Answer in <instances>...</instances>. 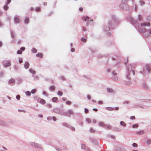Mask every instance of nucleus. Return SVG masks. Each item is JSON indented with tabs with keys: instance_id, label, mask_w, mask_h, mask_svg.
Returning <instances> with one entry per match:
<instances>
[{
	"instance_id": "1",
	"label": "nucleus",
	"mask_w": 151,
	"mask_h": 151,
	"mask_svg": "<svg viewBox=\"0 0 151 151\" xmlns=\"http://www.w3.org/2000/svg\"><path fill=\"white\" fill-rule=\"evenodd\" d=\"M127 19L129 20L132 24H133L136 28H137L139 31L140 32H143V36L146 37L151 34V29H150L147 31L145 30V28H143V26L149 27L150 25V22H144L143 23L138 25L137 26L136 25V20L134 19L130 15H129L126 17Z\"/></svg>"
},
{
	"instance_id": "2",
	"label": "nucleus",
	"mask_w": 151,
	"mask_h": 151,
	"mask_svg": "<svg viewBox=\"0 0 151 151\" xmlns=\"http://www.w3.org/2000/svg\"><path fill=\"white\" fill-rule=\"evenodd\" d=\"M118 22V20L115 16L114 15H112L111 19L109 20L107 22L102 25V29L105 32H108L110 30L109 26H110L111 28L113 29L114 26L116 25V23H117Z\"/></svg>"
},
{
	"instance_id": "3",
	"label": "nucleus",
	"mask_w": 151,
	"mask_h": 151,
	"mask_svg": "<svg viewBox=\"0 0 151 151\" xmlns=\"http://www.w3.org/2000/svg\"><path fill=\"white\" fill-rule=\"evenodd\" d=\"M126 69L127 74L126 77L127 79H129L130 78V77L129 76L130 73L132 71L133 75H134L135 74L134 71V70H132V66L130 65H129L126 66Z\"/></svg>"
},
{
	"instance_id": "4",
	"label": "nucleus",
	"mask_w": 151,
	"mask_h": 151,
	"mask_svg": "<svg viewBox=\"0 0 151 151\" xmlns=\"http://www.w3.org/2000/svg\"><path fill=\"white\" fill-rule=\"evenodd\" d=\"M29 143L32 146L35 148L40 149H42V146L41 145L35 142H30Z\"/></svg>"
},
{
	"instance_id": "5",
	"label": "nucleus",
	"mask_w": 151,
	"mask_h": 151,
	"mask_svg": "<svg viewBox=\"0 0 151 151\" xmlns=\"http://www.w3.org/2000/svg\"><path fill=\"white\" fill-rule=\"evenodd\" d=\"M119 7L122 10H127L129 8L127 4L121 1V4L119 5Z\"/></svg>"
},
{
	"instance_id": "6",
	"label": "nucleus",
	"mask_w": 151,
	"mask_h": 151,
	"mask_svg": "<svg viewBox=\"0 0 151 151\" xmlns=\"http://www.w3.org/2000/svg\"><path fill=\"white\" fill-rule=\"evenodd\" d=\"M90 17L88 16H84L83 17L82 19L86 22V26H88L90 21H92V19L89 20Z\"/></svg>"
},
{
	"instance_id": "7",
	"label": "nucleus",
	"mask_w": 151,
	"mask_h": 151,
	"mask_svg": "<svg viewBox=\"0 0 151 151\" xmlns=\"http://www.w3.org/2000/svg\"><path fill=\"white\" fill-rule=\"evenodd\" d=\"M14 23L15 24H17L20 23V19L19 18V16H16L14 17Z\"/></svg>"
},
{
	"instance_id": "8",
	"label": "nucleus",
	"mask_w": 151,
	"mask_h": 151,
	"mask_svg": "<svg viewBox=\"0 0 151 151\" xmlns=\"http://www.w3.org/2000/svg\"><path fill=\"white\" fill-rule=\"evenodd\" d=\"M112 74L113 76L112 77V79L113 80L116 81L118 80V78L116 76L117 73L114 71H113L112 72Z\"/></svg>"
},
{
	"instance_id": "9",
	"label": "nucleus",
	"mask_w": 151,
	"mask_h": 151,
	"mask_svg": "<svg viewBox=\"0 0 151 151\" xmlns=\"http://www.w3.org/2000/svg\"><path fill=\"white\" fill-rule=\"evenodd\" d=\"M73 113H74L72 109H69L67 111H66V116H70L71 115L73 114Z\"/></svg>"
},
{
	"instance_id": "10",
	"label": "nucleus",
	"mask_w": 151,
	"mask_h": 151,
	"mask_svg": "<svg viewBox=\"0 0 151 151\" xmlns=\"http://www.w3.org/2000/svg\"><path fill=\"white\" fill-rule=\"evenodd\" d=\"M0 125L2 126H8V124L5 121L0 119Z\"/></svg>"
},
{
	"instance_id": "11",
	"label": "nucleus",
	"mask_w": 151,
	"mask_h": 151,
	"mask_svg": "<svg viewBox=\"0 0 151 151\" xmlns=\"http://www.w3.org/2000/svg\"><path fill=\"white\" fill-rule=\"evenodd\" d=\"M135 132L138 135H142L144 134L145 132L143 130H141L139 131H136Z\"/></svg>"
},
{
	"instance_id": "12",
	"label": "nucleus",
	"mask_w": 151,
	"mask_h": 151,
	"mask_svg": "<svg viewBox=\"0 0 151 151\" xmlns=\"http://www.w3.org/2000/svg\"><path fill=\"white\" fill-rule=\"evenodd\" d=\"M29 66V64L27 62H25L24 64V67L25 69H28Z\"/></svg>"
},
{
	"instance_id": "13",
	"label": "nucleus",
	"mask_w": 151,
	"mask_h": 151,
	"mask_svg": "<svg viewBox=\"0 0 151 151\" xmlns=\"http://www.w3.org/2000/svg\"><path fill=\"white\" fill-rule=\"evenodd\" d=\"M11 65L10 62H7L3 64V66L5 68H7L10 66Z\"/></svg>"
},
{
	"instance_id": "14",
	"label": "nucleus",
	"mask_w": 151,
	"mask_h": 151,
	"mask_svg": "<svg viewBox=\"0 0 151 151\" xmlns=\"http://www.w3.org/2000/svg\"><path fill=\"white\" fill-rule=\"evenodd\" d=\"M145 68L147 70V71L148 73L150 72V66L148 64H146L145 65Z\"/></svg>"
},
{
	"instance_id": "15",
	"label": "nucleus",
	"mask_w": 151,
	"mask_h": 151,
	"mask_svg": "<svg viewBox=\"0 0 151 151\" xmlns=\"http://www.w3.org/2000/svg\"><path fill=\"white\" fill-rule=\"evenodd\" d=\"M24 21V24H29V19L27 17H25Z\"/></svg>"
},
{
	"instance_id": "16",
	"label": "nucleus",
	"mask_w": 151,
	"mask_h": 151,
	"mask_svg": "<svg viewBox=\"0 0 151 151\" xmlns=\"http://www.w3.org/2000/svg\"><path fill=\"white\" fill-rule=\"evenodd\" d=\"M59 114L61 115L66 116V111H65L62 110L60 109Z\"/></svg>"
},
{
	"instance_id": "17",
	"label": "nucleus",
	"mask_w": 151,
	"mask_h": 151,
	"mask_svg": "<svg viewBox=\"0 0 151 151\" xmlns=\"http://www.w3.org/2000/svg\"><path fill=\"white\" fill-rule=\"evenodd\" d=\"M29 72L35 75L36 73V71L35 70H33L32 68H30L29 70Z\"/></svg>"
},
{
	"instance_id": "18",
	"label": "nucleus",
	"mask_w": 151,
	"mask_h": 151,
	"mask_svg": "<svg viewBox=\"0 0 151 151\" xmlns=\"http://www.w3.org/2000/svg\"><path fill=\"white\" fill-rule=\"evenodd\" d=\"M98 124L100 126L103 127L104 128H106V124H104V123L103 122H99Z\"/></svg>"
},
{
	"instance_id": "19",
	"label": "nucleus",
	"mask_w": 151,
	"mask_h": 151,
	"mask_svg": "<svg viewBox=\"0 0 151 151\" xmlns=\"http://www.w3.org/2000/svg\"><path fill=\"white\" fill-rule=\"evenodd\" d=\"M32 77L33 78V79L35 81H38L39 79V77L37 76H32Z\"/></svg>"
},
{
	"instance_id": "20",
	"label": "nucleus",
	"mask_w": 151,
	"mask_h": 151,
	"mask_svg": "<svg viewBox=\"0 0 151 151\" xmlns=\"http://www.w3.org/2000/svg\"><path fill=\"white\" fill-rule=\"evenodd\" d=\"M60 109L58 108H54L53 109L54 112L55 113L59 114Z\"/></svg>"
},
{
	"instance_id": "21",
	"label": "nucleus",
	"mask_w": 151,
	"mask_h": 151,
	"mask_svg": "<svg viewBox=\"0 0 151 151\" xmlns=\"http://www.w3.org/2000/svg\"><path fill=\"white\" fill-rule=\"evenodd\" d=\"M36 56L37 57H38L40 58H42L43 57L42 54L41 53H38L36 54Z\"/></svg>"
},
{
	"instance_id": "22",
	"label": "nucleus",
	"mask_w": 151,
	"mask_h": 151,
	"mask_svg": "<svg viewBox=\"0 0 151 151\" xmlns=\"http://www.w3.org/2000/svg\"><path fill=\"white\" fill-rule=\"evenodd\" d=\"M106 109L109 111H112L114 110V108L110 107H107L105 108Z\"/></svg>"
},
{
	"instance_id": "23",
	"label": "nucleus",
	"mask_w": 151,
	"mask_h": 151,
	"mask_svg": "<svg viewBox=\"0 0 151 151\" xmlns=\"http://www.w3.org/2000/svg\"><path fill=\"white\" fill-rule=\"evenodd\" d=\"M15 81V80L13 78H11L9 81V83L10 84H12L14 83Z\"/></svg>"
},
{
	"instance_id": "24",
	"label": "nucleus",
	"mask_w": 151,
	"mask_h": 151,
	"mask_svg": "<svg viewBox=\"0 0 151 151\" xmlns=\"http://www.w3.org/2000/svg\"><path fill=\"white\" fill-rule=\"evenodd\" d=\"M33 99L35 100L38 101V100L40 99V98L38 96H33Z\"/></svg>"
},
{
	"instance_id": "25",
	"label": "nucleus",
	"mask_w": 151,
	"mask_h": 151,
	"mask_svg": "<svg viewBox=\"0 0 151 151\" xmlns=\"http://www.w3.org/2000/svg\"><path fill=\"white\" fill-rule=\"evenodd\" d=\"M62 125L63 126H65V127H68V128L69 126V124H68L67 123H66V122H63L62 123Z\"/></svg>"
},
{
	"instance_id": "26",
	"label": "nucleus",
	"mask_w": 151,
	"mask_h": 151,
	"mask_svg": "<svg viewBox=\"0 0 151 151\" xmlns=\"http://www.w3.org/2000/svg\"><path fill=\"white\" fill-rule=\"evenodd\" d=\"M40 104H45L46 101L45 100L43 99H40Z\"/></svg>"
},
{
	"instance_id": "27",
	"label": "nucleus",
	"mask_w": 151,
	"mask_h": 151,
	"mask_svg": "<svg viewBox=\"0 0 151 151\" xmlns=\"http://www.w3.org/2000/svg\"><path fill=\"white\" fill-rule=\"evenodd\" d=\"M120 124L122 126L125 127L126 125V124L123 121H121L120 122Z\"/></svg>"
},
{
	"instance_id": "28",
	"label": "nucleus",
	"mask_w": 151,
	"mask_h": 151,
	"mask_svg": "<svg viewBox=\"0 0 151 151\" xmlns=\"http://www.w3.org/2000/svg\"><path fill=\"white\" fill-rule=\"evenodd\" d=\"M58 99L56 97H54L52 99V101L53 102H55L57 101L58 100Z\"/></svg>"
},
{
	"instance_id": "29",
	"label": "nucleus",
	"mask_w": 151,
	"mask_h": 151,
	"mask_svg": "<svg viewBox=\"0 0 151 151\" xmlns=\"http://www.w3.org/2000/svg\"><path fill=\"white\" fill-rule=\"evenodd\" d=\"M107 90L108 92L110 93H112L114 91L112 89L110 88H107Z\"/></svg>"
},
{
	"instance_id": "30",
	"label": "nucleus",
	"mask_w": 151,
	"mask_h": 151,
	"mask_svg": "<svg viewBox=\"0 0 151 151\" xmlns=\"http://www.w3.org/2000/svg\"><path fill=\"white\" fill-rule=\"evenodd\" d=\"M2 148L0 150V151H6L8 150L7 148L4 146H2Z\"/></svg>"
},
{
	"instance_id": "31",
	"label": "nucleus",
	"mask_w": 151,
	"mask_h": 151,
	"mask_svg": "<svg viewBox=\"0 0 151 151\" xmlns=\"http://www.w3.org/2000/svg\"><path fill=\"white\" fill-rule=\"evenodd\" d=\"M55 89V87L54 86H50L49 87V89L50 91H54Z\"/></svg>"
},
{
	"instance_id": "32",
	"label": "nucleus",
	"mask_w": 151,
	"mask_h": 151,
	"mask_svg": "<svg viewBox=\"0 0 151 151\" xmlns=\"http://www.w3.org/2000/svg\"><path fill=\"white\" fill-rule=\"evenodd\" d=\"M31 52L32 53H35L37 52V50L35 48H34L32 49Z\"/></svg>"
},
{
	"instance_id": "33",
	"label": "nucleus",
	"mask_w": 151,
	"mask_h": 151,
	"mask_svg": "<svg viewBox=\"0 0 151 151\" xmlns=\"http://www.w3.org/2000/svg\"><path fill=\"white\" fill-rule=\"evenodd\" d=\"M4 10L7 11L9 9V6L6 4L4 6Z\"/></svg>"
},
{
	"instance_id": "34",
	"label": "nucleus",
	"mask_w": 151,
	"mask_h": 151,
	"mask_svg": "<svg viewBox=\"0 0 151 151\" xmlns=\"http://www.w3.org/2000/svg\"><path fill=\"white\" fill-rule=\"evenodd\" d=\"M4 72L3 71H1L0 72V78H2L4 76Z\"/></svg>"
},
{
	"instance_id": "35",
	"label": "nucleus",
	"mask_w": 151,
	"mask_h": 151,
	"mask_svg": "<svg viewBox=\"0 0 151 151\" xmlns=\"http://www.w3.org/2000/svg\"><path fill=\"white\" fill-rule=\"evenodd\" d=\"M57 95L59 96H61L63 95V92L60 91H58L57 92Z\"/></svg>"
},
{
	"instance_id": "36",
	"label": "nucleus",
	"mask_w": 151,
	"mask_h": 151,
	"mask_svg": "<svg viewBox=\"0 0 151 151\" xmlns=\"http://www.w3.org/2000/svg\"><path fill=\"white\" fill-rule=\"evenodd\" d=\"M143 86L145 89L147 90H148L149 89L148 86L146 83L144 84Z\"/></svg>"
},
{
	"instance_id": "37",
	"label": "nucleus",
	"mask_w": 151,
	"mask_h": 151,
	"mask_svg": "<svg viewBox=\"0 0 151 151\" xmlns=\"http://www.w3.org/2000/svg\"><path fill=\"white\" fill-rule=\"evenodd\" d=\"M36 91L37 90L36 89H33L31 90V93H32V94H34L35 93Z\"/></svg>"
},
{
	"instance_id": "38",
	"label": "nucleus",
	"mask_w": 151,
	"mask_h": 151,
	"mask_svg": "<svg viewBox=\"0 0 151 151\" xmlns=\"http://www.w3.org/2000/svg\"><path fill=\"white\" fill-rule=\"evenodd\" d=\"M105 128H106L108 129H110L111 128V126L109 124L106 125V127Z\"/></svg>"
},
{
	"instance_id": "39",
	"label": "nucleus",
	"mask_w": 151,
	"mask_h": 151,
	"mask_svg": "<svg viewBox=\"0 0 151 151\" xmlns=\"http://www.w3.org/2000/svg\"><path fill=\"white\" fill-rule=\"evenodd\" d=\"M42 94L46 97L48 96V93L45 91H43V92H42Z\"/></svg>"
},
{
	"instance_id": "40",
	"label": "nucleus",
	"mask_w": 151,
	"mask_h": 151,
	"mask_svg": "<svg viewBox=\"0 0 151 151\" xmlns=\"http://www.w3.org/2000/svg\"><path fill=\"white\" fill-rule=\"evenodd\" d=\"M142 15L141 14H138V19L139 20H141L142 19Z\"/></svg>"
},
{
	"instance_id": "41",
	"label": "nucleus",
	"mask_w": 151,
	"mask_h": 151,
	"mask_svg": "<svg viewBox=\"0 0 151 151\" xmlns=\"http://www.w3.org/2000/svg\"><path fill=\"white\" fill-rule=\"evenodd\" d=\"M26 95L27 96H30L31 95V92L29 91H27L25 92Z\"/></svg>"
},
{
	"instance_id": "42",
	"label": "nucleus",
	"mask_w": 151,
	"mask_h": 151,
	"mask_svg": "<svg viewBox=\"0 0 151 151\" xmlns=\"http://www.w3.org/2000/svg\"><path fill=\"white\" fill-rule=\"evenodd\" d=\"M81 40L82 42H86V39L84 38V37H82L81 38Z\"/></svg>"
},
{
	"instance_id": "43",
	"label": "nucleus",
	"mask_w": 151,
	"mask_h": 151,
	"mask_svg": "<svg viewBox=\"0 0 151 151\" xmlns=\"http://www.w3.org/2000/svg\"><path fill=\"white\" fill-rule=\"evenodd\" d=\"M86 148V146L84 144H82L81 145V148L82 149H85Z\"/></svg>"
},
{
	"instance_id": "44",
	"label": "nucleus",
	"mask_w": 151,
	"mask_h": 151,
	"mask_svg": "<svg viewBox=\"0 0 151 151\" xmlns=\"http://www.w3.org/2000/svg\"><path fill=\"white\" fill-rule=\"evenodd\" d=\"M146 143L148 145H150L151 143V140L149 139H147L146 141Z\"/></svg>"
},
{
	"instance_id": "45",
	"label": "nucleus",
	"mask_w": 151,
	"mask_h": 151,
	"mask_svg": "<svg viewBox=\"0 0 151 151\" xmlns=\"http://www.w3.org/2000/svg\"><path fill=\"white\" fill-rule=\"evenodd\" d=\"M86 121L89 123H91V119L89 118H86Z\"/></svg>"
},
{
	"instance_id": "46",
	"label": "nucleus",
	"mask_w": 151,
	"mask_h": 151,
	"mask_svg": "<svg viewBox=\"0 0 151 151\" xmlns=\"http://www.w3.org/2000/svg\"><path fill=\"white\" fill-rule=\"evenodd\" d=\"M68 128H69L72 130L73 131H74L75 130V128L71 126L70 125H69Z\"/></svg>"
},
{
	"instance_id": "47",
	"label": "nucleus",
	"mask_w": 151,
	"mask_h": 151,
	"mask_svg": "<svg viewBox=\"0 0 151 151\" xmlns=\"http://www.w3.org/2000/svg\"><path fill=\"white\" fill-rule=\"evenodd\" d=\"M139 2L141 6L145 4V2L142 0L140 1Z\"/></svg>"
},
{
	"instance_id": "48",
	"label": "nucleus",
	"mask_w": 151,
	"mask_h": 151,
	"mask_svg": "<svg viewBox=\"0 0 151 151\" xmlns=\"http://www.w3.org/2000/svg\"><path fill=\"white\" fill-rule=\"evenodd\" d=\"M138 125L137 124H134L132 126V127L133 128H137L138 127Z\"/></svg>"
},
{
	"instance_id": "49",
	"label": "nucleus",
	"mask_w": 151,
	"mask_h": 151,
	"mask_svg": "<svg viewBox=\"0 0 151 151\" xmlns=\"http://www.w3.org/2000/svg\"><path fill=\"white\" fill-rule=\"evenodd\" d=\"M11 37L12 38H14V33L13 32L11 31Z\"/></svg>"
},
{
	"instance_id": "50",
	"label": "nucleus",
	"mask_w": 151,
	"mask_h": 151,
	"mask_svg": "<svg viewBox=\"0 0 151 151\" xmlns=\"http://www.w3.org/2000/svg\"><path fill=\"white\" fill-rule=\"evenodd\" d=\"M47 119L48 121H51L52 119V117L51 116H48L47 118Z\"/></svg>"
},
{
	"instance_id": "51",
	"label": "nucleus",
	"mask_w": 151,
	"mask_h": 151,
	"mask_svg": "<svg viewBox=\"0 0 151 151\" xmlns=\"http://www.w3.org/2000/svg\"><path fill=\"white\" fill-rule=\"evenodd\" d=\"M22 53V51L20 50H19L17 51V53L18 54H21Z\"/></svg>"
},
{
	"instance_id": "52",
	"label": "nucleus",
	"mask_w": 151,
	"mask_h": 151,
	"mask_svg": "<svg viewBox=\"0 0 151 151\" xmlns=\"http://www.w3.org/2000/svg\"><path fill=\"white\" fill-rule=\"evenodd\" d=\"M89 131L91 132H95V130L92 128H90Z\"/></svg>"
},
{
	"instance_id": "53",
	"label": "nucleus",
	"mask_w": 151,
	"mask_h": 151,
	"mask_svg": "<svg viewBox=\"0 0 151 151\" xmlns=\"http://www.w3.org/2000/svg\"><path fill=\"white\" fill-rule=\"evenodd\" d=\"M19 62L20 63H21L23 62V60L21 58H19Z\"/></svg>"
},
{
	"instance_id": "54",
	"label": "nucleus",
	"mask_w": 151,
	"mask_h": 151,
	"mask_svg": "<svg viewBox=\"0 0 151 151\" xmlns=\"http://www.w3.org/2000/svg\"><path fill=\"white\" fill-rule=\"evenodd\" d=\"M40 10V7H38L35 8V10L37 12H39Z\"/></svg>"
},
{
	"instance_id": "55",
	"label": "nucleus",
	"mask_w": 151,
	"mask_h": 151,
	"mask_svg": "<svg viewBox=\"0 0 151 151\" xmlns=\"http://www.w3.org/2000/svg\"><path fill=\"white\" fill-rule=\"evenodd\" d=\"M16 98L18 100H19L20 98V96L19 95H18L16 96Z\"/></svg>"
},
{
	"instance_id": "56",
	"label": "nucleus",
	"mask_w": 151,
	"mask_h": 151,
	"mask_svg": "<svg viewBox=\"0 0 151 151\" xmlns=\"http://www.w3.org/2000/svg\"><path fill=\"white\" fill-rule=\"evenodd\" d=\"M66 103L68 105H70L71 104V102L70 101H66Z\"/></svg>"
},
{
	"instance_id": "57",
	"label": "nucleus",
	"mask_w": 151,
	"mask_h": 151,
	"mask_svg": "<svg viewBox=\"0 0 151 151\" xmlns=\"http://www.w3.org/2000/svg\"><path fill=\"white\" fill-rule=\"evenodd\" d=\"M55 148L57 151H62L61 150L57 147H55Z\"/></svg>"
},
{
	"instance_id": "58",
	"label": "nucleus",
	"mask_w": 151,
	"mask_h": 151,
	"mask_svg": "<svg viewBox=\"0 0 151 151\" xmlns=\"http://www.w3.org/2000/svg\"><path fill=\"white\" fill-rule=\"evenodd\" d=\"M60 78L63 81H64L65 80V78L64 76H61L60 77Z\"/></svg>"
},
{
	"instance_id": "59",
	"label": "nucleus",
	"mask_w": 151,
	"mask_h": 151,
	"mask_svg": "<svg viewBox=\"0 0 151 151\" xmlns=\"http://www.w3.org/2000/svg\"><path fill=\"white\" fill-rule=\"evenodd\" d=\"M132 146L134 147H137V145L136 143H133L132 144Z\"/></svg>"
},
{
	"instance_id": "60",
	"label": "nucleus",
	"mask_w": 151,
	"mask_h": 151,
	"mask_svg": "<svg viewBox=\"0 0 151 151\" xmlns=\"http://www.w3.org/2000/svg\"><path fill=\"white\" fill-rule=\"evenodd\" d=\"M84 112L86 114H87L88 112V110L87 108H85L84 109Z\"/></svg>"
},
{
	"instance_id": "61",
	"label": "nucleus",
	"mask_w": 151,
	"mask_h": 151,
	"mask_svg": "<svg viewBox=\"0 0 151 151\" xmlns=\"http://www.w3.org/2000/svg\"><path fill=\"white\" fill-rule=\"evenodd\" d=\"M25 47H22L20 48V50L22 51H24L25 50Z\"/></svg>"
},
{
	"instance_id": "62",
	"label": "nucleus",
	"mask_w": 151,
	"mask_h": 151,
	"mask_svg": "<svg viewBox=\"0 0 151 151\" xmlns=\"http://www.w3.org/2000/svg\"><path fill=\"white\" fill-rule=\"evenodd\" d=\"M82 28V30L83 31L85 32L86 31V28L85 27H83Z\"/></svg>"
},
{
	"instance_id": "63",
	"label": "nucleus",
	"mask_w": 151,
	"mask_h": 151,
	"mask_svg": "<svg viewBox=\"0 0 151 151\" xmlns=\"http://www.w3.org/2000/svg\"><path fill=\"white\" fill-rule=\"evenodd\" d=\"M129 0H122L121 1L123 2H124L127 4V2Z\"/></svg>"
},
{
	"instance_id": "64",
	"label": "nucleus",
	"mask_w": 151,
	"mask_h": 151,
	"mask_svg": "<svg viewBox=\"0 0 151 151\" xmlns=\"http://www.w3.org/2000/svg\"><path fill=\"white\" fill-rule=\"evenodd\" d=\"M14 69L15 70L17 71L18 69V67H17V66L14 65Z\"/></svg>"
}]
</instances>
